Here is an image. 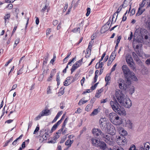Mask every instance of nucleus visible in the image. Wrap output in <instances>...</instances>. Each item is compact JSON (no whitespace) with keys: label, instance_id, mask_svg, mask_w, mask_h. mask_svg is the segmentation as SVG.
I'll return each instance as SVG.
<instances>
[{"label":"nucleus","instance_id":"1","mask_svg":"<svg viewBox=\"0 0 150 150\" xmlns=\"http://www.w3.org/2000/svg\"><path fill=\"white\" fill-rule=\"evenodd\" d=\"M122 69L124 73V75L126 79V83L127 84L130 85L132 80L134 81H137V78L135 76L134 72L130 71L127 65H123L122 67Z\"/></svg>","mask_w":150,"mask_h":150},{"label":"nucleus","instance_id":"2","mask_svg":"<svg viewBox=\"0 0 150 150\" xmlns=\"http://www.w3.org/2000/svg\"><path fill=\"white\" fill-rule=\"evenodd\" d=\"M115 95L118 101L122 106L127 108H130L132 105V102L129 98H125L124 95L119 91H116Z\"/></svg>","mask_w":150,"mask_h":150},{"label":"nucleus","instance_id":"3","mask_svg":"<svg viewBox=\"0 0 150 150\" xmlns=\"http://www.w3.org/2000/svg\"><path fill=\"white\" fill-rule=\"evenodd\" d=\"M114 101H111L110 104L113 110L121 116H125L126 115L124 108L119 104L115 98H113Z\"/></svg>","mask_w":150,"mask_h":150},{"label":"nucleus","instance_id":"4","mask_svg":"<svg viewBox=\"0 0 150 150\" xmlns=\"http://www.w3.org/2000/svg\"><path fill=\"white\" fill-rule=\"evenodd\" d=\"M92 144L93 146L99 148L103 150H105L106 148V144L103 142L100 141V139L92 138L91 139Z\"/></svg>","mask_w":150,"mask_h":150},{"label":"nucleus","instance_id":"5","mask_svg":"<svg viewBox=\"0 0 150 150\" xmlns=\"http://www.w3.org/2000/svg\"><path fill=\"white\" fill-rule=\"evenodd\" d=\"M105 118H100L99 122V124L100 128L103 130H106L108 127H109V123H107L104 120Z\"/></svg>","mask_w":150,"mask_h":150},{"label":"nucleus","instance_id":"6","mask_svg":"<svg viewBox=\"0 0 150 150\" xmlns=\"http://www.w3.org/2000/svg\"><path fill=\"white\" fill-rule=\"evenodd\" d=\"M125 58L126 62L128 65L134 70L135 69V68L133 64H132V63H133V60L131 55H127L126 56Z\"/></svg>","mask_w":150,"mask_h":150},{"label":"nucleus","instance_id":"7","mask_svg":"<svg viewBox=\"0 0 150 150\" xmlns=\"http://www.w3.org/2000/svg\"><path fill=\"white\" fill-rule=\"evenodd\" d=\"M92 133L95 137H98V139L103 135V133L101 130L97 128H93L92 130Z\"/></svg>","mask_w":150,"mask_h":150},{"label":"nucleus","instance_id":"8","mask_svg":"<svg viewBox=\"0 0 150 150\" xmlns=\"http://www.w3.org/2000/svg\"><path fill=\"white\" fill-rule=\"evenodd\" d=\"M112 134H105L103 133V135H102L101 137L106 142H110L112 141Z\"/></svg>","mask_w":150,"mask_h":150},{"label":"nucleus","instance_id":"9","mask_svg":"<svg viewBox=\"0 0 150 150\" xmlns=\"http://www.w3.org/2000/svg\"><path fill=\"white\" fill-rule=\"evenodd\" d=\"M109 127H108L106 130L112 134V135L115 133V130L114 127L110 123H109Z\"/></svg>","mask_w":150,"mask_h":150},{"label":"nucleus","instance_id":"10","mask_svg":"<svg viewBox=\"0 0 150 150\" xmlns=\"http://www.w3.org/2000/svg\"><path fill=\"white\" fill-rule=\"evenodd\" d=\"M121 83H119V86L120 88L122 90H125L127 87V85L124 83V81H121Z\"/></svg>","mask_w":150,"mask_h":150},{"label":"nucleus","instance_id":"11","mask_svg":"<svg viewBox=\"0 0 150 150\" xmlns=\"http://www.w3.org/2000/svg\"><path fill=\"white\" fill-rule=\"evenodd\" d=\"M83 25V23L81 22V23L79 24L78 25H77V28H75L72 30V32L74 33H76L77 32L79 31V33H80V29H82Z\"/></svg>","mask_w":150,"mask_h":150},{"label":"nucleus","instance_id":"12","mask_svg":"<svg viewBox=\"0 0 150 150\" xmlns=\"http://www.w3.org/2000/svg\"><path fill=\"white\" fill-rule=\"evenodd\" d=\"M116 115V114L114 112L110 113L109 114V117L112 122H114Z\"/></svg>","mask_w":150,"mask_h":150},{"label":"nucleus","instance_id":"13","mask_svg":"<svg viewBox=\"0 0 150 150\" xmlns=\"http://www.w3.org/2000/svg\"><path fill=\"white\" fill-rule=\"evenodd\" d=\"M56 69H54L52 70V71H51V73L50 74V76L48 78L47 80V81H51L52 80V77L54 75L55 72H56Z\"/></svg>","mask_w":150,"mask_h":150},{"label":"nucleus","instance_id":"14","mask_svg":"<svg viewBox=\"0 0 150 150\" xmlns=\"http://www.w3.org/2000/svg\"><path fill=\"white\" fill-rule=\"evenodd\" d=\"M119 140L120 141V142L123 143H126L127 142V140L126 139L125 137L122 136H120L118 137V138L117 139ZM122 144H123L124 145L123 143Z\"/></svg>","mask_w":150,"mask_h":150},{"label":"nucleus","instance_id":"15","mask_svg":"<svg viewBox=\"0 0 150 150\" xmlns=\"http://www.w3.org/2000/svg\"><path fill=\"white\" fill-rule=\"evenodd\" d=\"M41 112L43 116H48L51 114L50 111L49 110H44Z\"/></svg>","mask_w":150,"mask_h":150},{"label":"nucleus","instance_id":"16","mask_svg":"<svg viewBox=\"0 0 150 150\" xmlns=\"http://www.w3.org/2000/svg\"><path fill=\"white\" fill-rule=\"evenodd\" d=\"M121 119H120L118 116H115V120L114 122L116 123V125H120L122 124V122L121 120Z\"/></svg>","mask_w":150,"mask_h":150},{"label":"nucleus","instance_id":"17","mask_svg":"<svg viewBox=\"0 0 150 150\" xmlns=\"http://www.w3.org/2000/svg\"><path fill=\"white\" fill-rule=\"evenodd\" d=\"M122 9V7H120L119 8H118L117 9V10L116 11L114 14L112 16V21L111 23V24L113 22V19H114V16H116V17H117H117L118 16V14L117 15V14L118 13L120 12V11Z\"/></svg>","mask_w":150,"mask_h":150},{"label":"nucleus","instance_id":"18","mask_svg":"<svg viewBox=\"0 0 150 150\" xmlns=\"http://www.w3.org/2000/svg\"><path fill=\"white\" fill-rule=\"evenodd\" d=\"M110 27H109L106 25H104L102 28L101 32V33H104L108 30Z\"/></svg>","mask_w":150,"mask_h":150},{"label":"nucleus","instance_id":"19","mask_svg":"<svg viewBox=\"0 0 150 150\" xmlns=\"http://www.w3.org/2000/svg\"><path fill=\"white\" fill-rule=\"evenodd\" d=\"M141 8L139 7L138 10L136 14V16H139L141 15L145 11V9H143L141 10Z\"/></svg>","mask_w":150,"mask_h":150},{"label":"nucleus","instance_id":"20","mask_svg":"<svg viewBox=\"0 0 150 150\" xmlns=\"http://www.w3.org/2000/svg\"><path fill=\"white\" fill-rule=\"evenodd\" d=\"M107 74L106 75V77L105 78V80L106 82V84L105 86H106L108 84L109 81L110 80L111 78L110 76V74Z\"/></svg>","mask_w":150,"mask_h":150},{"label":"nucleus","instance_id":"21","mask_svg":"<svg viewBox=\"0 0 150 150\" xmlns=\"http://www.w3.org/2000/svg\"><path fill=\"white\" fill-rule=\"evenodd\" d=\"M134 60L137 62L139 64H141L142 63V62L140 60L139 58L137 55L133 57Z\"/></svg>","mask_w":150,"mask_h":150},{"label":"nucleus","instance_id":"22","mask_svg":"<svg viewBox=\"0 0 150 150\" xmlns=\"http://www.w3.org/2000/svg\"><path fill=\"white\" fill-rule=\"evenodd\" d=\"M74 140H67L65 142V144L66 146H69V147L71 146V144L73 143Z\"/></svg>","mask_w":150,"mask_h":150},{"label":"nucleus","instance_id":"23","mask_svg":"<svg viewBox=\"0 0 150 150\" xmlns=\"http://www.w3.org/2000/svg\"><path fill=\"white\" fill-rule=\"evenodd\" d=\"M102 89H100V90H98L97 91V92L96 93L95 95V97L98 98L100 97V94L102 91L103 90H101Z\"/></svg>","mask_w":150,"mask_h":150},{"label":"nucleus","instance_id":"24","mask_svg":"<svg viewBox=\"0 0 150 150\" xmlns=\"http://www.w3.org/2000/svg\"><path fill=\"white\" fill-rule=\"evenodd\" d=\"M58 125L56 123L52 127L50 133H52L54 131L56 130Z\"/></svg>","mask_w":150,"mask_h":150},{"label":"nucleus","instance_id":"25","mask_svg":"<svg viewBox=\"0 0 150 150\" xmlns=\"http://www.w3.org/2000/svg\"><path fill=\"white\" fill-rule=\"evenodd\" d=\"M92 105H92H91L90 104L88 105L86 107L85 110L87 111H90V110L91 109Z\"/></svg>","mask_w":150,"mask_h":150},{"label":"nucleus","instance_id":"26","mask_svg":"<svg viewBox=\"0 0 150 150\" xmlns=\"http://www.w3.org/2000/svg\"><path fill=\"white\" fill-rule=\"evenodd\" d=\"M115 58V57H114L113 58H112V59L109 58V59L108 61L107 66H110L111 64H112V62L114 60Z\"/></svg>","mask_w":150,"mask_h":150},{"label":"nucleus","instance_id":"27","mask_svg":"<svg viewBox=\"0 0 150 150\" xmlns=\"http://www.w3.org/2000/svg\"><path fill=\"white\" fill-rule=\"evenodd\" d=\"M78 68V67H76V66H75L73 64L72 67L71 68V74H72L73 73V72L74 71Z\"/></svg>","mask_w":150,"mask_h":150},{"label":"nucleus","instance_id":"28","mask_svg":"<svg viewBox=\"0 0 150 150\" xmlns=\"http://www.w3.org/2000/svg\"><path fill=\"white\" fill-rule=\"evenodd\" d=\"M91 42H90L88 44V47L87 49L86 50V52H88L90 50V53H91V47H92V44Z\"/></svg>","mask_w":150,"mask_h":150},{"label":"nucleus","instance_id":"29","mask_svg":"<svg viewBox=\"0 0 150 150\" xmlns=\"http://www.w3.org/2000/svg\"><path fill=\"white\" fill-rule=\"evenodd\" d=\"M10 13L6 14L4 17V19L5 20V23L6 22V20L10 18Z\"/></svg>","mask_w":150,"mask_h":150},{"label":"nucleus","instance_id":"30","mask_svg":"<svg viewBox=\"0 0 150 150\" xmlns=\"http://www.w3.org/2000/svg\"><path fill=\"white\" fill-rule=\"evenodd\" d=\"M84 99L85 98H83L81 100H80L78 103V105H81L82 104L85 103V102H84Z\"/></svg>","mask_w":150,"mask_h":150},{"label":"nucleus","instance_id":"31","mask_svg":"<svg viewBox=\"0 0 150 150\" xmlns=\"http://www.w3.org/2000/svg\"><path fill=\"white\" fill-rule=\"evenodd\" d=\"M98 109H95L91 114V115H97L98 112Z\"/></svg>","mask_w":150,"mask_h":150},{"label":"nucleus","instance_id":"32","mask_svg":"<svg viewBox=\"0 0 150 150\" xmlns=\"http://www.w3.org/2000/svg\"><path fill=\"white\" fill-rule=\"evenodd\" d=\"M80 71H77L75 74V75L74 77H73L74 79H75L76 80H77L79 77V74Z\"/></svg>","mask_w":150,"mask_h":150},{"label":"nucleus","instance_id":"33","mask_svg":"<svg viewBox=\"0 0 150 150\" xmlns=\"http://www.w3.org/2000/svg\"><path fill=\"white\" fill-rule=\"evenodd\" d=\"M122 133L121 134L120 136H124L127 135V132L126 130L123 129L122 130Z\"/></svg>","mask_w":150,"mask_h":150},{"label":"nucleus","instance_id":"34","mask_svg":"<svg viewBox=\"0 0 150 150\" xmlns=\"http://www.w3.org/2000/svg\"><path fill=\"white\" fill-rule=\"evenodd\" d=\"M43 116L42 115V114L40 112V113L39 114V115L37 116L35 118V120H39V119H40V118L42 116Z\"/></svg>","mask_w":150,"mask_h":150},{"label":"nucleus","instance_id":"35","mask_svg":"<svg viewBox=\"0 0 150 150\" xmlns=\"http://www.w3.org/2000/svg\"><path fill=\"white\" fill-rule=\"evenodd\" d=\"M134 87L133 86L132 88H131L129 90V94L132 95L133 93H134Z\"/></svg>","mask_w":150,"mask_h":150},{"label":"nucleus","instance_id":"36","mask_svg":"<svg viewBox=\"0 0 150 150\" xmlns=\"http://www.w3.org/2000/svg\"><path fill=\"white\" fill-rule=\"evenodd\" d=\"M91 8H88L86 9L87 12L86 14V15L87 16H88L90 13Z\"/></svg>","mask_w":150,"mask_h":150},{"label":"nucleus","instance_id":"37","mask_svg":"<svg viewBox=\"0 0 150 150\" xmlns=\"http://www.w3.org/2000/svg\"><path fill=\"white\" fill-rule=\"evenodd\" d=\"M40 129V127H39V125L38 124L37 125V126L35 129V130L34 132H33V134H35L36 133V132H37Z\"/></svg>","mask_w":150,"mask_h":150},{"label":"nucleus","instance_id":"38","mask_svg":"<svg viewBox=\"0 0 150 150\" xmlns=\"http://www.w3.org/2000/svg\"><path fill=\"white\" fill-rule=\"evenodd\" d=\"M48 134L47 132H45L42 136V137L43 138L44 140H46L47 139V137H46V135H48Z\"/></svg>","mask_w":150,"mask_h":150},{"label":"nucleus","instance_id":"39","mask_svg":"<svg viewBox=\"0 0 150 150\" xmlns=\"http://www.w3.org/2000/svg\"><path fill=\"white\" fill-rule=\"evenodd\" d=\"M114 55L115 56V57L116 56V54L115 53V51H113L112 52V54L109 57V58L112 59V58H113L114 57H113Z\"/></svg>","mask_w":150,"mask_h":150},{"label":"nucleus","instance_id":"40","mask_svg":"<svg viewBox=\"0 0 150 150\" xmlns=\"http://www.w3.org/2000/svg\"><path fill=\"white\" fill-rule=\"evenodd\" d=\"M106 55V53L105 52H104L102 54V55L101 57V58L99 60V63H100L101 61H102L104 57H105V55Z\"/></svg>","mask_w":150,"mask_h":150},{"label":"nucleus","instance_id":"41","mask_svg":"<svg viewBox=\"0 0 150 150\" xmlns=\"http://www.w3.org/2000/svg\"><path fill=\"white\" fill-rule=\"evenodd\" d=\"M129 150H138L136 149L135 146L134 145H132V146H131L129 148Z\"/></svg>","mask_w":150,"mask_h":150},{"label":"nucleus","instance_id":"42","mask_svg":"<svg viewBox=\"0 0 150 150\" xmlns=\"http://www.w3.org/2000/svg\"><path fill=\"white\" fill-rule=\"evenodd\" d=\"M98 77V75H95L94 78V81L92 82V83H94L96 82Z\"/></svg>","mask_w":150,"mask_h":150},{"label":"nucleus","instance_id":"43","mask_svg":"<svg viewBox=\"0 0 150 150\" xmlns=\"http://www.w3.org/2000/svg\"><path fill=\"white\" fill-rule=\"evenodd\" d=\"M76 58V57L73 58L72 59L70 60L69 62L68 63V65L70 64L72 62H73L74 61Z\"/></svg>","mask_w":150,"mask_h":150},{"label":"nucleus","instance_id":"44","mask_svg":"<svg viewBox=\"0 0 150 150\" xmlns=\"http://www.w3.org/2000/svg\"><path fill=\"white\" fill-rule=\"evenodd\" d=\"M117 66L116 64H115L112 67V68L111 70V72H112L113 71H115V67Z\"/></svg>","mask_w":150,"mask_h":150},{"label":"nucleus","instance_id":"45","mask_svg":"<svg viewBox=\"0 0 150 150\" xmlns=\"http://www.w3.org/2000/svg\"><path fill=\"white\" fill-rule=\"evenodd\" d=\"M144 1H143V0H142V3H141V4H139V7L142 8L144 6L145 4V3L144 2Z\"/></svg>","mask_w":150,"mask_h":150},{"label":"nucleus","instance_id":"46","mask_svg":"<svg viewBox=\"0 0 150 150\" xmlns=\"http://www.w3.org/2000/svg\"><path fill=\"white\" fill-rule=\"evenodd\" d=\"M144 146L145 148H146V150H150V147L149 145L146 146V144H144Z\"/></svg>","mask_w":150,"mask_h":150},{"label":"nucleus","instance_id":"47","mask_svg":"<svg viewBox=\"0 0 150 150\" xmlns=\"http://www.w3.org/2000/svg\"><path fill=\"white\" fill-rule=\"evenodd\" d=\"M121 38L122 37L121 35L119 36L118 37L117 39V40L116 43L117 44H119Z\"/></svg>","mask_w":150,"mask_h":150},{"label":"nucleus","instance_id":"48","mask_svg":"<svg viewBox=\"0 0 150 150\" xmlns=\"http://www.w3.org/2000/svg\"><path fill=\"white\" fill-rule=\"evenodd\" d=\"M133 36V33L132 32H130V36L128 37V40H131Z\"/></svg>","mask_w":150,"mask_h":150},{"label":"nucleus","instance_id":"49","mask_svg":"<svg viewBox=\"0 0 150 150\" xmlns=\"http://www.w3.org/2000/svg\"><path fill=\"white\" fill-rule=\"evenodd\" d=\"M33 124V122L32 121H29V122L28 124V130L31 127Z\"/></svg>","mask_w":150,"mask_h":150},{"label":"nucleus","instance_id":"50","mask_svg":"<svg viewBox=\"0 0 150 150\" xmlns=\"http://www.w3.org/2000/svg\"><path fill=\"white\" fill-rule=\"evenodd\" d=\"M135 13V9L134 8H133L131 11L130 14V15H133Z\"/></svg>","mask_w":150,"mask_h":150},{"label":"nucleus","instance_id":"51","mask_svg":"<svg viewBox=\"0 0 150 150\" xmlns=\"http://www.w3.org/2000/svg\"><path fill=\"white\" fill-rule=\"evenodd\" d=\"M58 23V21L57 20H55L53 21V24L54 26L56 25Z\"/></svg>","mask_w":150,"mask_h":150},{"label":"nucleus","instance_id":"52","mask_svg":"<svg viewBox=\"0 0 150 150\" xmlns=\"http://www.w3.org/2000/svg\"><path fill=\"white\" fill-rule=\"evenodd\" d=\"M62 111H59L58 112L56 116L59 118L60 116L62 114Z\"/></svg>","mask_w":150,"mask_h":150},{"label":"nucleus","instance_id":"53","mask_svg":"<svg viewBox=\"0 0 150 150\" xmlns=\"http://www.w3.org/2000/svg\"><path fill=\"white\" fill-rule=\"evenodd\" d=\"M47 6L46 5H45V7H43L41 10V12L43 13L47 9Z\"/></svg>","mask_w":150,"mask_h":150},{"label":"nucleus","instance_id":"54","mask_svg":"<svg viewBox=\"0 0 150 150\" xmlns=\"http://www.w3.org/2000/svg\"><path fill=\"white\" fill-rule=\"evenodd\" d=\"M51 89L50 88V86H49L47 88V94H50V93H51Z\"/></svg>","mask_w":150,"mask_h":150},{"label":"nucleus","instance_id":"55","mask_svg":"<svg viewBox=\"0 0 150 150\" xmlns=\"http://www.w3.org/2000/svg\"><path fill=\"white\" fill-rule=\"evenodd\" d=\"M68 7V4L67 3H66L65 4V6L64 7V9H63V11L64 12L66 11L67 9V8Z\"/></svg>","mask_w":150,"mask_h":150},{"label":"nucleus","instance_id":"56","mask_svg":"<svg viewBox=\"0 0 150 150\" xmlns=\"http://www.w3.org/2000/svg\"><path fill=\"white\" fill-rule=\"evenodd\" d=\"M111 18L110 17L108 21L104 25H106L109 26V24H110V23L111 22V20H110Z\"/></svg>","mask_w":150,"mask_h":150},{"label":"nucleus","instance_id":"57","mask_svg":"<svg viewBox=\"0 0 150 150\" xmlns=\"http://www.w3.org/2000/svg\"><path fill=\"white\" fill-rule=\"evenodd\" d=\"M68 117H67L65 119V120L63 123V124H64V125H66V124L68 122Z\"/></svg>","mask_w":150,"mask_h":150},{"label":"nucleus","instance_id":"58","mask_svg":"<svg viewBox=\"0 0 150 150\" xmlns=\"http://www.w3.org/2000/svg\"><path fill=\"white\" fill-rule=\"evenodd\" d=\"M13 58H12L11 59H9L8 61L6 62V63L5 64V66H7L9 64V63H10L12 60Z\"/></svg>","mask_w":150,"mask_h":150},{"label":"nucleus","instance_id":"59","mask_svg":"<svg viewBox=\"0 0 150 150\" xmlns=\"http://www.w3.org/2000/svg\"><path fill=\"white\" fill-rule=\"evenodd\" d=\"M23 70V68H21L20 69L18 70V74L19 75L21 74L22 73V71Z\"/></svg>","mask_w":150,"mask_h":150},{"label":"nucleus","instance_id":"60","mask_svg":"<svg viewBox=\"0 0 150 150\" xmlns=\"http://www.w3.org/2000/svg\"><path fill=\"white\" fill-rule=\"evenodd\" d=\"M68 82H69L68 81H65L64 82V83H63L64 85L65 86H67L69 85L71 83H68Z\"/></svg>","mask_w":150,"mask_h":150},{"label":"nucleus","instance_id":"61","mask_svg":"<svg viewBox=\"0 0 150 150\" xmlns=\"http://www.w3.org/2000/svg\"><path fill=\"white\" fill-rule=\"evenodd\" d=\"M145 63L148 65H150V58L147 59L145 61Z\"/></svg>","mask_w":150,"mask_h":150},{"label":"nucleus","instance_id":"62","mask_svg":"<svg viewBox=\"0 0 150 150\" xmlns=\"http://www.w3.org/2000/svg\"><path fill=\"white\" fill-rule=\"evenodd\" d=\"M8 7L9 9H11L13 8V5L12 4H10L8 5Z\"/></svg>","mask_w":150,"mask_h":150},{"label":"nucleus","instance_id":"63","mask_svg":"<svg viewBox=\"0 0 150 150\" xmlns=\"http://www.w3.org/2000/svg\"><path fill=\"white\" fill-rule=\"evenodd\" d=\"M112 150H124L123 149L121 146L118 147V148H116V149H114Z\"/></svg>","mask_w":150,"mask_h":150},{"label":"nucleus","instance_id":"64","mask_svg":"<svg viewBox=\"0 0 150 150\" xmlns=\"http://www.w3.org/2000/svg\"><path fill=\"white\" fill-rule=\"evenodd\" d=\"M146 25L148 28L150 30V21L146 23Z\"/></svg>","mask_w":150,"mask_h":150}]
</instances>
